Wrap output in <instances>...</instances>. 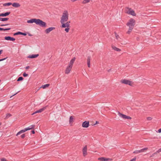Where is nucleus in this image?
<instances>
[{
  "label": "nucleus",
  "mask_w": 161,
  "mask_h": 161,
  "mask_svg": "<svg viewBox=\"0 0 161 161\" xmlns=\"http://www.w3.org/2000/svg\"><path fill=\"white\" fill-rule=\"evenodd\" d=\"M98 123V122L97 121H96L95 124H97Z\"/></svg>",
  "instance_id": "nucleus-46"
},
{
  "label": "nucleus",
  "mask_w": 161,
  "mask_h": 161,
  "mask_svg": "<svg viewBox=\"0 0 161 161\" xmlns=\"http://www.w3.org/2000/svg\"><path fill=\"white\" fill-rule=\"evenodd\" d=\"M29 36H31V34H29Z\"/></svg>",
  "instance_id": "nucleus-49"
},
{
  "label": "nucleus",
  "mask_w": 161,
  "mask_h": 161,
  "mask_svg": "<svg viewBox=\"0 0 161 161\" xmlns=\"http://www.w3.org/2000/svg\"><path fill=\"white\" fill-rule=\"evenodd\" d=\"M3 30H4L3 28H0V31H3Z\"/></svg>",
  "instance_id": "nucleus-44"
},
{
  "label": "nucleus",
  "mask_w": 161,
  "mask_h": 161,
  "mask_svg": "<svg viewBox=\"0 0 161 161\" xmlns=\"http://www.w3.org/2000/svg\"><path fill=\"white\" fill-rule=\"evenodd\" d=\"M136 157L133 158L132 159L130 160V161H136Z\"/></svg>",
  "instance_id": "nucleus-33"
},
{
  "label": "nucleus",
  "mask_w": 161,
  "mask_h": 161,
  "mask_svg": "<svg viewBox=\"0 0 161 161\" xmlns=\"http://www.w3.org/2000/svg\"><path fill=\"white\" fill-rule=\"evenodd\" d=\"M120 82L122 84L126 85H128L131 86H133L134 83L132 81H130L126 79H122L121 80Z\"/></svg>",
  "instance_id": "nucleus-7"
},
{
  "label": "nucleus",
  "mask_w": 161,
  "mask_h": 161,
  "mask_svg": "<svg viewBox=\"0 0 161 161\" xmlns=\"http://www.w3.org/2000/svg\"><path fill=\"white\" fill-rule=\"evenodd\" d=\"M2 125V123L0 122V126Z\"/></svg>",
  "instance_id": "nucleus-48"
},
{
  "label": "nucleus",
  "mask_w": 161,
  "mask_h": 161,
  "mask_svg": "<svg viewBox=\"0 0 161 161\" xmlns=\"http://www.w3.org/2000/svg\"><path fill=\"white\" fill-rule=\"evenodd\" d=\"M10 13V12H7L5 13H2L0 14V17H5L8 15Z\"/></svg>",
  "instance_id": "nucleus-19"
},
{
  "label": "nucleus",
  "mask_w": 161,
  "mask_h": 161,
  "mask_svg": "<svg viewBox=\"0 0 161 161\" xmlns=\"http://www.w3.org/2000/svg\"><path fill=\"white\" fill-rule=\"evenodd\" d=\"M12 5L13 7L15 8H18L20 6V4L19 3H13L12 4Z\"/></svg>",
  "instance_id": "nucleus-21"
},
{
  "label": "nucleus",
  "mask_w": 161,
  "mask_h": 161,
  "mask_svg": "<svg viewBox=\"0 0 161 161\" xmlns=\"http://www.w3.org/2000/svg\"><path fill=\"white\" fill-rule=\"evenodd\" d=\"M69 14L68 11L67 10H64L63 11L62 16L60 18V22L61 24V27L62 28H66L64 29V31L68 33L70 30V21H68L69 19Z\"/></svg>",
  "instance_id": "nucleus-1"
},
{
  "label": "nucleus",
  "mask_w": 161,
  "mask_h": 161,
  "mask_svg": "<svg viewBox=\"0 0 161 161\" xmlns=\"http://www.w3.org/2000/svg\"><path fill=\"white\" fill-rule=\"evenodd\" d=\"M148 149V147H145L142 149L140 150H136L133 152V153L135 154H138L140 153L144 152L147 151Z\"/></svg>",
  "instance_id": "nucleus-8"
},
{
  "label": "nucleus",
  "mask_w": 161,
  "mask_h": 161,
  "mask_svg": "<svg viewBox=\"0 0 161 161\" xmlns=\"http://www.w3.org/2000/svg\"><path fill=\"white\" fill-rule=\"evenodd\" d=\"M158 133H161V128L159 129L158 130Z\"/></svg>",
  "instance_id": "nucleus-40"
},
{
  "label": "nucleus",
  "mask_w": 161,
  "mask_h": 161,
  "mask_svg": "<svg viewBox=\"0 0 161 161\" xmlns=\"http://www.w3.org/2000/svg\"><path fill=\"white\" fill-rule=\"evenodd\" d=\"M111 47L115 51H116L117 52H120L121 51V50L117 47L113 45H112L111 46Z\"/></svg>",
  "instance_id": "nucleus-18"
},
{
  "label": "nucleus",
  "mask_w": 161,
  "mask_h": 161,
  "mask_svg": "<svg viewBox=\"0 0 161 161\" xmlns=\"http://www.w3.org/2000/svg\"><path fill=\"white\" fill-rule=\"evenodd\" d=\"M21 137L22 138H23V139L25 137V134H22V135H21Z\"/></svg>",
  "instance_id": "nucleus-32"
},
{
  "label": "nucleus",
  "mask_w": 161,
  "mask_h": 161,
  "mask_svg": "<svg viewBox=\"0 0 161 161\" xmlns=\"http://www.w3.org/2000/svg\"><path fill=\"white\" fill-rule=\"evenodd\" d=\"M87 147L86 145L82 149V151L83 156L84 157L86 156L87 155Z\"/></svg>",
  "instance_id": "nucleus-10"
},
{
  "label": "nucleus",
  "mask_w": 161,
  "mask_h": 161,
  "mask_svg": "<svg viewBox=\"0 0 161 161\" xmlns=\"http://www.w3.org/2000/svg\"><path fill=\"white\" fill-rule=\"evenodd\" d=\"M11 29V28H6V29H4V30L3 31H5L7 30H9Z\"/></svg>",
  "instance_id": "nucleus-35"
},
{
  "label": "nucleus",
  "mask_w": 161,
  "mask_h": 161,
  "mask_svg": "<svg viewBox=\"0 0 161 161\" xmlns=\"http://www.w3.org/2000/svg\"><path fill=\"white\" fill-rule=\"evenodd\" d=\"M136 21L132 18L130 19L127 23L126 25L129 27V29L126 33L130 34L132 32L135 25Z\"/></svg>",
  "instance_id": "nucleus-3"
},
{
  "label": "nucleus",
  "mask_w": 161,
  "mask_h": 161,
  "mask_svg": "<svg viewBox=\"0 0 161 161\" xmlns=\"http://www.w3.org/2000/svg\"><path fill=\"white\" fill-rule=\"evenodd\" d=\"M11 116H12V115L11 114H10L8 113L6 114V118H8Z\"/></svg>",
  "instance_id": "nucleus-29"
},
{
  "label": "nucleus",
  "mask_w": 161,
  "mask_h": 161,
  "mask_svg": "<svg viewBox=\"0 0 161 161\" xmlns=\"http://www.w3.org/2000/svg\"><path fill=\"white\" fill-rule=\"evenodd\" d=\"M3 52V50H0V55L2 54Z\"/></svg>",
  "instance_id": "nucleus-42"
},
{
  "label": "nucleus",
  "mask_w": 161,
  "mask_h": 161,
  "mask_svg": "<svg viewBox=\"0 0 161 161\" xmlns=\"http://www.w3.org/2000/svg\"><path fill=\"white\" fill-rule=\"evenodd\" d=\"M156 153H156H154L152 155H151V156H150V157H153V156H154V155H155V153Z\"/></svg>",
  "instance_id": "nucleus-38"
},
{
  "label": "nucleus",
  "mask_w": 161,
  "mask_h": 161,
  "mask_svg": "<svg viewBox=\"0 0 161 161\" xmlns=\"http://www.w3.org/2000/svg\"><path fill=\"white\" fill-rule=\"evenodd\" d=\"M11 5H12V3H4L3 4V6H10Z\"/></svg>",
  "instance_id": "nucleus-25"
},
{
  "label": "nucleus",
  "mask_w": 161,
  "mask_h": 161,
  "mask_svg": "<svg viewBox=\"0 0 161 161\" xmlns=\"http://www.w3.org/2000/svg\"><path fill=\"white\" fill-rule=\"evenodd\" d=\"M125 12L126 13L129 15H130L133 16H136V14L135 11L130 8L127 7L125 9Z\"/></svg>",
  "instance_id": "nucleus-5"
},
{
  "label": "nucleus",
  "mask_w": 161,
  "mask_h": 161,
  "mask_svg": "<svg viewBox=\"0 0 161 161\" xmlns=\"http://www.w3.org/2000/svg\"><path fill=\"white\" fill-rule=\"evenodd\" d=\"M153 118L151 117H148L147 118V119L148 121H151L152 119Z\"/></svg>",
  "instance_id": "nucleus-30"
},
{
  "label": "nucleus",
  "mask_w": 161,
  "mask_h": 161,
  "mask_svg": "<svg viewBox=\"0 0 161 161\" xmlns=\"http://www.w3.org/2000/svg\"><path fill=\"white\" fill-rule=\"evenodd\" d=\"M21 35H24V36H26L27 34L25 33H22V32H21Z\"/></svg>",
  "instance_id": "nucleus-37"
},
{
  "label": "nucleus",
  "mask_w": 161,
  "mask_h": 161,
  "mask_svg": "<svg viewBox=\"0 0 161 161\" xmlns=\"http://www.w3.org/2000/svg\"><path fill=\"white\" fill-rule=\"evenodd\" d=\"M21 32H20L19 31L18 32L16 33H14V35L15 36V35H21Z\"/></svg>",
  "instance_id": "nucleus-28"
},
{
  "label": "nucleus",
  "mask_w": 161,
  "mask_h": 161,
  "mask_svg": "<svg viewBox=\"0 0 161 161\" xmlns=\"http://www.w3.org/2000/svg\"><path fill=\"white\" fill-rule=\"evenodd\" d=\"M74 117L73 116H70L69 118V123L71 125H72L73 122L74 121Z\"/></svg>",
  "instance_id": "nucleus-17"
},
{
  "label": "nucleus",
  "mask_w": 161,
  "mask_h": 161,
  "mask_svg": "<svg viewBox=\"0 0 161 161\" xmlns=\"http://www.w3.org/2000/svg\"><path fill=\"white\" fill-rule=\"evenodd\" d=\"M75 57H74L73 58H72L69 63L68 66L66 68L65 70V73L66 74H69L71 70L73 64L75 61Z\"/></svg>",
  "instance_id": "nucleus-4"
},
{
  "label": "nucleus",
  "mask_w": 161,
  "mask_h": 161,
  "mask_svg": "<svg viewBox=\"0 0 161 161\" xmlns=\"http://www.w3.org/2000/svg\"><path fill=\"white\" fill-rule=\"evenodd\" d=\"M28 74L25 73H24L23 74V76L25 77H27L28 76Z\"/></svg>",
  "instance_id": "nucleus-31"
},
{
  "label": "nucleus",
  "mask_w": 161,
  "mask_h": 161,
  "mask_svg": "<svg viewBox=\"0 0 161 161\" xmlns=\"http://www.w3.org/2000/svg\"><path fill=\"white\" fill-rule=\"evenodd\" d=\"M39 55L38 54H33L29 56H28V58H35L38 57L39 56Z\"/></svg>",
  "instance_id": "nucleus-20"
},
{
  "label": "nucleus",
  "mask_w": 161,
  "mask_h": 161,
  "mask_svg": "<svg viewBox=\"0 0 161 161\" xmlns=\"http://www.w3.org/2000/svg\"><path fill=\"white\" fill-rule=\"evenodd\" d=\"M46 107H45L42 108L41 109H40L37 110L36 111H35V112L32 113L31 115H33L37 113H41L44 110L46 109Z\"/></svg>",
  "instance_id": "nucleus-13"
},
{
  "label": "nucleus",
  "mask_w": 161,
  "mask_h": 161,
  "mask_svg": "<svg viewBox=\"0 0 161 161\" xmlns=\"http://www.w3.org/2000/svg\"><path fill=\"white\" fill-rule=\"evenodd\" d=\"M9 19L8 18H0V20L2 21H4L8 20Z\"/></svg>",
  "instance_id": "nucleus-23"
},
{
  "label": "nucleus",
  "mask_w": 161,
  "mask_h": 161,
  "mask_svg": "<svg viewBox=\"0 0 161 161\" xmlns=\"http://www.w3.org/2000/svg\"><path fill=\"white\" fill-rule=\"evenodd\" d=\"M49 85H50L49 84H45V85H42V88H43V89H45L46 87H48L49 86Z\"/></svg>",
  "instance_id": "nucleus-24"
},
{
  "label": "nucleus",
  "mask_w": 161,
  "mask_h": 161,
  "mask_svg": "<svg viewBox=\"0 0 161 161\" xmlns=\"http://www.w3.org/2000/svg\"><path fill=\"white\" fill-rule=\"evenodd\" d=\"M98 159L101 161H112V160L111 158H106L104 157L99 158Z\"/></svg>",
  "instance_id": "nucleus-11"
},
{
  "label": "nucleus",
  "mask_w": 161,
  "mask_h": 161,
  "mask_svg": "<svg viewBox=\"0 0 161 161\" xmlns=\"http://www.w3.org/2000/svg\"><path fill=\"white\" fill-rule=\"evenodd\" d=\"M91 57L90 56H88L87 57V62L88 67L89 68L90 67V61Z\"/></svg>",
  "instance_id": "nucleus-16"
},
{
  "label": "nucleus",
  "mask_w": 161,
  "mask_h": 161,
  "mask_svg": "<svg viewBox=\"0 0 161 161\" xmlns=\"http://www.w3.org/2000/svg\"><path fill=\"white\" fill-rule=\"evenodd\" d=\"M17 92V93H15V94H14V95H13V96H11L10 97H13V96H14V95H16V94H17L18 92Z\"/></svg>",
  "instance_id": "nucleus-45"
},
{
  "label": "nucleus",
  "mask_w": 161,
  "mask_h": 161,
  "mask_svg": "<svg viewBox=\"0 0 161 161\" xmlns=\"http://www.w3.org/2000/svg\"><path fill=\"white\" fill-rule=\"evenodd\" d=\"M27 23H35L36 25L42 27H45L46 26V23L39 19L34 18L28 20L27 21Z\"/></svg>",
  "instance_id": "nucleus-2"
},
{
  "label": "nucleus",
  "mask_w": 161,
  "mask_h": 161,
  "mask_svg": "<svg viewBox=\"0 0 161 161\" xmlns=\"http://www.w3.org/2000/svg\"><path fill=\"white\" fill-rule=\"evenodd\" d=\"M161 152V148L159 149L158 150L156 151V153H159Z\"/></svg>",
  "instance_id": "nucleus-34"
},
{
  "label": "nucleus",
  "mask_w": 161,
  "mask_h": 161,
  "mask_svg": "<svg viewBox=\"0 0 161 161\" xmlns=\"http://www.w3.org/2000/svg\"><path fill=\"white\" fill-rule=\"evenodd\" d=\"M4 39L5 40H6L10 41H14L15 40V39L13 37H11L10 36H5L4 37Z\"/></svg>",
  "instance_id": "nucleus-15"
},
{
  "label": "nucleus",
  "mask_w": 161,
  "mask_h": 161,
  "mask_svg": "<svg viewBox=\"0 0 161 161\" xmlns=\"http://www.w3.org/2000/svg\"><path fill=\"white\" fill-rule=\"evenodd\" d=\"M31 133H32V134H34V133H35V131H34V130H32V131H31Z\"/></svg>",
  "instance_id": "nucleus-43"
},
{
  "label": "nucleus",
  "mask_w": 161,
  "mask_h": 161,
  "mask_svg": "<svg viewBox=\"0 0 161 161\" xmlns=\"http://www.w3.org/2000/svg\"><path fill=\"white\" fill-rule=\"evenodd\" d=\"M5 25H0V26H2Z\"/></svg>",
  "instance_id": "nucleus-47"
},
{
  "label": "nucleus",
  "mask_w": 161,
  "mask_h": 161,
  "mask_svg": "<svg viewBox=\"0 0 161 161\" xmlns=\"http://www.w3.org/2000/svg\"><path fill=\"white\" fill-rule=\"evenodd\" d=\"M89 121H85L82 124V126L84 128H87L89 126Z\"/></svg>",
  "instance_id": "nucleus-12"
},
{
  "label": "nucleus",
  "mask_w": 161,
  "mask_h": 161,
  "mask_svg": "<svg viewBox=\"0 0 161 161\" xmlns=\"http://www.w3.org/2000/svg\"><path fill=\"white\" fill-rule=\"evenodd\" d=\"M35 125H32L29 126V127H28L27 128H25L23 130H20L16 134V136H18V135H20V134H21L22 133H24L28 130L33 129L35 128Z\"/></svg>",
  "instance_id": "nucleus-6"
},
{
  "label": "nucleus",
  "mask_w": 161,
  "mask_h": 161,
  "mask_svg": "<svg viewBox=\"0 0 161 161\" xmlns=\"http://www.w3.org/2000/svg\"><path fill=\"white\" fill-rule=\"evenodd\" d=\"M6 58H3L2 59H0V61H3V60H5Z\"/></svg>",
  "instance_id": "nucleus-39"
},
{
  "label": "nucleus",
  "mask_w": 161,
  "mask_h": 161,
  "mask_svg": "<svg viewBox=\"0 0 161 161\" xmlns=\"http://www.w3.org/2000/svg\"><path fill=\"white\" fill-rule=\"evenodd\" d=\"M91 1H92V0H83L82 2V3L83 4H85L89 3Z\"/></svg>",
  "instance_id": "nucleus-22"
},
{
  "label": "nucleus",
  "mask_w": 161,
  "mask_h": 161,
  "mask_svg": "<svg viewBox=\"0 0 161 161\" xmlns=\"http://www.w3.org/2000/svg\"><path fill=\"white\" fill-rule=\"evenodd\" d=\"M114 34H115V36L116 39H118L119 38V35L117 33H116V32H115Z\"/></svg>",
  "instance_id": "nucleus-26"
},
{
  "label": "nucleus",
  "mask_w": 161,
  "mask_h": 161,
  "mask_svg": "<svg viewBox=\"0 0 161 161\" xmlns=\"http://www.w3.org/2000/svg\"><path fill=\"white\" fill-rule=\"evenodd\" d=\"M118 114L120 117H121L123 119H131V117L129 116H127L125 114H123L120 113V112H118Z\"/></svg>",
  "instance_id": "nucleus-9"
},
{
  "label": "nucleus",
  "mask_w": 161,
  "mask_h": 161,
  "mask_svg": "<svg viewBox=\"0 0 161 161\" xmlns=\"http://www.w3.org/2000/svg\"><path fill=\"white\" fill-rule=\"evenodd\" d=\"M55 28L54 27H51L47 29H46L45 32L46 34H48L50 33L51 31H53V30L55 29Z\"/></svg>",
  "instance_id": "nucleus-14"
},
{
  "label": "nucleus",
  "mask_w": 161,
  "mask_h": 161,
  "mask_svg": "<svg viewBox=\"0 0 161 161\" xmlns=\"http://www.w3.org/2000/svg\"><path fill=\"white\" fill-rule=\"evenodd\" d=\"M23 80V78L22 77H19L17 80V81H20L22 80Z\"/></svg>",
  "instance_id": "nucleus-27"
},
{
  "label": "nucleus",
  "mask_w": 161,
  "mask_h": 161,
  "mask_svg": "<svg viewBox=\"0 0 161 161\" xmlns=\"http://www.w3.org/2000/svg\"><path fill=\"white\" fill-rule=\"evenodd\" d=\"M2 161H8L5 158H2L1 159Z\"/></svg>",
  "instance_id": "nucleus-36"
},
{
  "label": "nucleus",
  "mask_w": 161,
  "mask_h": 161,
  "mask_svg": "<svg viewBox=\"0 0 161 161\" xmlns=\"http://www.w3.org/2000/svg\"><path fill=\"white\" fill-rule=\"evenodd\" d=\"M29 68H30V66H27V67H25V69H28Z\"/></svg>",
  "instance_id": "nucleus-41"
}]
</instances>
